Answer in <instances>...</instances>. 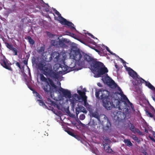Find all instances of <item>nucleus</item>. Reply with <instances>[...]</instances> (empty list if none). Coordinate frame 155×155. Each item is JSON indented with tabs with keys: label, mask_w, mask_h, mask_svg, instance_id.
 Here are the masks:
<instances>
[{
	"label": "nucleus",
	"mask_w": 155,
	"mask_h": 155,
	"mask_svg": "<svg viewBox=\"0 0 155 155\" xmlns=\"http://www.w3.org/2000/svg\"><path fill=\"white\" fill-rule=\"evenodd\" d=\"M46 84L43 86V88L45 92H49L51 90V85L49 82L46 83Z\"/></svg>",
	"instance_id": "dca6fc26"
},
{
	"label": "nucleus",
	"mask_w": 155,
	"mask_h": 155,
	"mask_svg": "<svg viewBox=\"0 0 155 155\" xmlns=\"http://www.w3.org/2000/svg\"><path fill=\"white\" fill-rule=\"evenodd\" d=\"M1 63V65L5 68L11 71H12L10 66L11 64L8 63L5 58L2 60Z\"/></svg>",
	"instance_id": "9d476101"
},
{
	"label": "nucleus",
	"mask_w": 155,
	"mask_h": 155,
	"mask_svg": "<svg viewBox=\"0 0 155 155\" xmlns=\"http://www.w3.org/2000/svg\"><path fill=\"white\" fill-rule=\"evenodd\" d=\"M149 137L150 140H152L153 142H155V139L153 137L149 136Z\"/></svg>",
	"instance_id": "49530a36"
},
{
	"label": "nucleus",
	"mask_w": 155,
	"mask_h": 155,
	"mask_svg": "<svg viewBox=\"0 0 155 155\" xmlns=\"http://www.w3.org/2000/svg\"><path fill=\"white\" fill-rule=\"evenodd\" d=\"M52 45L55 47H58L59 41L56 40H53L51 41Z\"/></svg>",
	"instance_id": "cd10ccee"
},
{
	"label": "nucleus",
	"mask_w": 155,
	"mask_h": 155,
	"mask_svg": "<svg viewBox=\"0 0 155 155\" xmlns=\"http://www.w3.org/2000/svg\"><path fill=\"white\" fill-rule=\"evenodd\" d=\"M129 127L130 130L131 129V128L134 127V126L131 123H130L129 124Z\"/></svg>",
	"instance_id": "a18cd8bd"
},
{
	"label": "nucleus",
	"mask_w": 155,
	"mask_h": 155,
	"mask_svg": "<svg viewBox=\"0 0 155 155\" xmlns=\"http://www.w3.org/2000/svg\"><path fill=\"white\" fill-rule=\"evenodd\" d=\"M106 49L107 51H108L109 50H110L109 49V48L108 47H107V46H106Z\"/></svg>",
	"instance_id": "bf43d9fd"
},
{
	"label": "nucleus",
	"mask_w": 155,
	"mask_h": 155,
	"mask_svg": "<svg viewBox=\"0 0 155 155\" xmlns=\"http://www.w3.org/2000/svg\"><path fill=\"white\" fill-rule=\"evenodd\" d=\"M87 104H88L87 103V101H86V103H84V105L86 106Z\"/></svg>",
	"instance_id": "052dcab7"
},
{
	"label": "nucleus",
	"mask_w": 155,
	"mask_h": 155,
	"mask_svg": "<svg viewBox=\"0 0 155 155\" xmlns=\"http://www.w3.org/2000/svg\"><path fill=\"white\" fill-rule=\"evenodd\" d=\"M37 101L39 102V104L40 105L42 106H46L45 103L42 100H38Z\"/></svg>",
	"instance_id": "c9c22d12"
},
{
	"label": "nucleus",
	"mask_w": 155,
	"mask_h": 155,
	"mask_svg": "<svg viewBox=\"0 0 155 155\" xmlns=\"http://www.w3.org/2000/svg\"><path fill=\"white\" fill-rule=\"evenodd\" d=\"M40 80L42 82L47 83L49 82L51 86L55 88H56V86L54 84L53 81L50 78H46L42 74H40Z\"/></svg>",
	"instance_id": "6e6552de"
},
{
	"label": "nucleus",
	"mask_w": 155,
	"mask_h": 155,
	"mask_svg": "<svg viewBox=\"0 0 155 155\" xmlns=\"http://www.w3.org/2000/svg\"><path fill=\"white\" fill-rule=\"evenodd\" d=\"M42 71L46 77L49 76L53 79H57L58 77V74L52 70V66L49 63L47 64Z\"/></svg>",
	"instance_id": "7ed1b4c3"
},
{
	"label": "nucleus",
	"mask_w": 155,
	"mask_h": 155,
	"mask_svg": "<svg viewBox=\"0 0 155 155\" xmlns=\"http://www.w3.org/2000/svg\"><path fill=\"white\" fill-rule=\"evenodd\" d=\"M124 142L125 144L128 147L131 146L133 145L132 143H131L129 140L128 139H124Z\"/></svg>",
	"instance_id": "5701e85b"
},
{
	"label": "nucleus",
	"mask_w": 155,
	"mask_h": 155,
	"mask_svg": "<svg viewBox=\"0 0 155 155\" xmlns=\"http://www.w3.org/2000/svg\"><path fill=\"white\" fill-rule=\"evenodd\" d=\"M84 59L86 61L91 62V71L95 74L96 77H100L108 72L107 69L105 67L104 64L101 62L97 61V59H94L87 54L84 55Z\"/></svg>",
	"instance_id": "f257e3e1"
},
{
	"label": "nucleus",
	"mask_w": 155,
	"mask_h": 155,
	"mask_svg": "<svg viewBox=\"0 0 155 155\" xmlns=\"http://www.w3.org/2000/svg\"><path fill=\"white\" fill-rule=\"evenodd\" d=\"M5 44L6 47L11 50H12L14 48L11 44H9L7 42H5Z\"/></svg>",
	"instance_id": "b1692460"
},
{
	"label": "nucleus",
	"mask_w": 155,
	"mask_h": 155,
	"mask_svg": "<svg viewBox=\"0 0 155 155\" xmlns=\"http://www.w3.org/2000/svg\"><path fill=\"white\" fill-rule=\"evenodd\" d=\"M29 57V56L28 55H26V57L27 58H28Z\"/></svg>",
	"instance_id": "338daca9"
},
{
	"label": "nucleus",
	"mask_w": 155,
	"mask_h": 155,
	"mask_svg": "<svg viewBox=\"0 0 155 155\" xmlns=\"http://www.w3.org/2000/svg\"><path fill=\"white\" fill-rule=\"evenodd\" d=\"M29 88L30 89V90H31V91H33V92L35 91L34 90V89L33 88H32V87H29Z\"/></svg>",
	"instance_id": "6e6d98bb"
},
{
	"label": "nucleus",
	"mask_w": 155,
	"mask_h": 155,
	"mask_svg": "<svg viewBox=\"0 0 155 155\" xmlns=\"http://www.w3.org/2000/svg\"><path fill=\"white\" fill-rule=\"evenodd\" d=\"M108 52H109L110 53L112 54H113L114 55H115V53H113L112 52H111V51L110 50H109L108 51H107Z\"/></svg>",
	"instance_id": "8fccbe9b"
},
{
	"label": "nucleus",
	"mask_w": 155,
	"mask_h": 155,
	"mask_svg": "<svg viewBox=\"0 0 155 155\" xmlns=\"http://www.w3.org/2000/svg\"><path fill=\"white\" fill-rule=\"evenodd\" d=\"M153 100L155 101V98H154V97H153Z\"/></svg>",
	"instance_id": "69168bd1"
},
{
	"label": "nucleus",
	"mask_w": 155,
	"mask_h": 155,
	"mask_svg": "<svg viewBox=\"0 0 155 155\" xmlns=\"http://www.w3.org/2000/svg\"><path fill=\"white\" fill-rule=\"evenodd\" d=\"M77 92L79 94V95L81 97H83V96L85 95V92L84 91H82L81 90H78Z\"/></svg>",
	"instance_id": "2f4dec72"
},
{
	"label": "nucleus",
	"mask_w": 155,
	"mask_h": 155,
	"mask_svg": "<svg viewBox=\"0 0 155 155\" xmlns=\"http://www.w3.org/2000/svg\"><path fill=\"white\" fill-rule=\"evenodd\" d=\"M118 88H119L118 90L120 92L121 91V90L120 87H118Z\"/></svg>",
	"instance_id": "e2e57ef3"
},
{
	"label": "nucleus",
	"mask_w": 155,
	"mask_h": 155,
	"mask_svg": "<svg viewBox=\"0 0 155 155\" xmlns=\"http://www.w3.org/2000/svg\"><path fill=\"white\" fill-rule=\"evenodd\" d=\"M69 101L71 102L72 107H74L75 105L76 102L77 101V100L72 98V99H70Z\"/></svg>",
	"instance_id": "a878e982"
},
{
	"label": "nucleus",
	"mask_w": 155,
	"mask_h": 155,
	"mask_svg": "<svg viewBox=\"0 0 155 155\" xmlns=\"http://www.w3.org/2000/svg\"><path fill=\"white\" fill-rule=\"evenodd\" d=\"M12 51H13L14 55H17L18 51L16 48H14Z\"/></svg>",
	"instance_id": "a19ab883"
},
{
	"label": "nucleus",
	"mask_w": 155,
	"mask_h": 155,
	"mask_svg": "<svg viewBox=\"0 0 155 155\" xmlns=\"http://www.w3.org/2000/svg\"><path fill=\"white\" fill-rule=\"evenodd\" d=\"M74 137L76 138L78 140H80L81 139V138L79 136L76 134H75V136H74Z\"/></svg>",
	"instance_id": "c03bdc74"
},
{
	"label": "nucleus",
	"mask_w": 155,
	"mask_h": 155,
	"mask_svg": "<svg viewBox=\"0 0 155 155\" xmlns=\"http://www.w3.org/2000/svg\"><path fill=\"white\" fill-rule=\"evenodd\" d=\"M122 99L124 100V104H128L130 105V107L132 108H134V106L132 103H131L127 97L124 94L121 96Z\"/></svg>",
	"instance_id": "2eb2a0df"
},
{
	"label": "nucleus",
	"mask_w": 155,
	"mask_h": 155,
	"mask_svg": "<svg viewBox=\"0 0 155 155\" xmlns=\"http://www.w3.org/2000/svg\"><path fill=\"white\" fill-rule=\"evenodd\" d=\"M127 70L129 74L137 81V84H141L143 83L144 80L140 77L135 71L130 67H127Z\"/></svg>",
	"instance_id": "39448f33"
},
{
	"label": "nucleus",
	"mask_w": 155,
	"mask_h": 155,
	"mask_svg": "<svg viewBox=\"0 0 155 155\" xmlns=\"http://www.w3.org/2000/svg\"><path fill=\"white\" fill-rule=\"evenodd\" d=\"M48 101H50L51 104L53 105L55 107H57V108L58 109H59V106L57 104H56L55 102L51 101V100L50 99H48Z\"/></svg>",
	"instance_id": "c85d7f7f"
},
{
	"label": "nucleus",
	"mask_w": 155,
	"mask_h": 155,
	"mask_svg": "<svg viewBox=\"0 0 155 155\" xmlns=\"http://www.w3.org/2000/svg\"><path fill=\"white\" fill-rule=\"evenodd\" d=\"M15 64L16 66H18L20 69H22V68L20 65V64L18 62H16Z\"/></svg>",
	"instance_id": "37998d69"
},
{
	"label": "nucleus",
	"mask_w": 155,
	"mask_h": 155,
	"mask_svg": "<svg viewBox=\"0 0 155 155\" xmlns=\"http://www.w3.org/2000/svg\"><path fill=\"white\" fill-rule=\"evenodd\" d=\"M33 93L34 94H35V96L36 97L39 98L40 99H42V97H41V95L36 91H35L34 92H33Z\"/></svg>",
	"instance_id": "72a5a7b5"
},
{
	"label": "nucleus",
	"mask_w": 155,
	"mask_h": 155,
	"mask_svg": "<svg viewBox=\"0 0 155 155\" xmlns=\"http://www.w3.org/2000/svg\"><path fill=\"white\" fill-rule=\"evenodd\" d=\"M130 130L134 134L137 133L140 135H143L142 132H141L138 129L135 128V127L131 128V129Z\"/></svg>",
	"instance_id": "aec40b11"
},
{
	"label": "nucleus",
	"mask_w": 155,
	"mask_h": 155,
	"mask_svg": "<svg viewBox=\"0 0 155 155\" xmlns=\"http://www.w3.org/2000/svg\"><path fill=\"white\" fill-rule=\"evenodd\" d=\"M119 94L121 96H122L124 94L123 92L122 91V90H121V91L120 92Z\"/></svg>",
	"instance_id": "09e8293b"
},
{
	"label": "nucleus",
	"mask_w": 155,
	"mask_h": 155,
	"mask_svg": "<svg viewBox=\"0 0 155 155\" xmlns=\"http://www.w3.org/2000/svg\"><path fill=\"white\" fill-rule=\"evenodd\" d=\"M144 132L146 133H148V130L145 127H144Z\"/></svg>",
	"instance_id": "864d4df0"
},
{
	"label": "nucleus",
	"mask_w": 155,
	"mask_h": 155,
	"mask_svg": "<svg viewBox=\"0 0 155 155\" xmlns=\"http://www.w3.org/2000/svg\"><path fill=\"white\" fill-rule=\"evenodd\" d=\"M120 102L118 100L116 102V105L113 104L112 100L110 98L104 99L102 100V105L107 110H110L113 108H117L118 110H121L124 108L121 107L120 106Z\"/></svg>",
	"instance_id": "f03ea898"
},
{
	"label": "nucleus",
	"mask_w": 155,
	"mask_h": 155,
	"mask_svg": "<svg viewBox=\"0 0 155 155\" xmlns=\"http://www.w3.org/2000/svg\"><path fill=\"white\" fill-rule=\"evenodd\" d=\"M45 46L38 47L37 48V52L39 54H40L41 56L43 55L45 53Z\"/></svg>",
	"instance_id": "f3484780"
},
{
	"label": "nucleus",
	"mask_w": 155,
	"mask_h": 155,
	"mask_svg": "<svg viewBox=\"0 0 155 155\" xmlns=\"http://www.w3.org/2000/svg\"><path fill=\"white\" fill-rule=\"evenodd\" d=\"M28 60H25L23 61L24 64L25 65L28 64Z\"/></svg>",
	"instance_id": "de8ad7c7"
},
{
	"label": "nucleus",
	"mask_w": 155,
	"mask_h": 155,
	"mask_svg": "<svg viewBox=\"0 0 155 155\" xmlns=\"http://www.w3.org/2000/svg\"><path fill=\"white\" fill-rule=\"evenodd\" d=\"M94 49V48H93ZM94 49L95 50V51L97 52H99V51L97 49Z\"/></svg>",
	"instance_id": "13d9d810"
},
{
	"label": "nucleus",
	"mask_w": 155,
	"mask_h": 155,
	"mask_svg": "<svg viewBox=\"0 0 155 155\" xmlns=\"http://www.w3.org/2000/svg\"><path fill=\"white\" fill-rule=\"evenodd\" d=\"M115 66L116 68L118 69H119V67L117 65V64H115Z\"/></svg>",
	"instance_id": "3c124183"
},
{
	"label": "nucleus",
	"mask_w": 155,
	"mask_h": 155,
	"mask_svg": "<svg viewBox=\"0 0 155 155\" xmlns=\"http://www.w3.org/2000/svg\"><path fill=\"white\" fill-rule=\"evenodd\" d=\"M61 54L57 51H54L51 54V58L53 57L54 58V61L57 62L59 60Z\"/></svg>",
	"instance_id": "ddd939ff"
},
{
	"label": "nucleus",
	"mask_w": 155,
	"mask_h": 155,
	"mask_svg": "<svg viewBox=\"0 0 155 155\" xmlns=\"http://www.w3.org/2000/svg\"><path fill=\"white\" fill-rule=\"evenodd\" d=\"M36 58L35 57H33L32 59V62L33 64H36V63L38 62L36 61Z\"/></svg>",
	"instance_id": "58836bf2"
},
{
	"label": "nucleus",
	"mask_w": 155,
	"mask_h": 155,
	"mask_svg": "<svg viewBox=\"0 0 155 155\" xmlns=\"http://www.w3.org/2000/svg\"><path fill=\"white\" fill-rule=\"evenodd\" d=\"M153 116H154L153 119L154 120H155V110L154 109V115H153Z\"/></svg>",
	"instance_id": "4d7b16f0"
},
{
	"label": "nucleus",
	"mask_w": 155,
	"mask_h": 155,
	"mask_svg": "<svg viewBox=\"0 0 155 155\" xmlns=\"http://www.w3.org/2000/svg\"><path fill=\"white\" fill-rule=\"evenodd\" d=\"M91 36V37L92 38H93L94 39H97V38L96 37H94L93 35H92V34H91V35H90V36Z\"/></svg>",
	"instance_id": "603ef678"
},
{
	"label": "nucleus",
	"mask_w": 155,
	"mask_h": 155,
	"mask_svg": "<svg viewBox=\"0 0 155 155\" xmlns=\"http://www.w3.org/2000/svg\"><path fill=\"white\" fill-rule=\"evenodd\" d=\"M91 116L97 119L99 121H100V116L97 112H92L90 113Z\"/></svg>",
	"instance_id": "6ab92c4d"
},
{
	"label": "nucleus",
	"mask_w": 155,
	"mask_h": 155,
	"mask_svg": "<svg viewBox=\"0 0 155 155\" xmlns=\"http://www.w3.org/2000/svg\"><path fill=\"white\" fill-rule=\"evenodd\" d=\"M81 58L82 55L79 50H73L70 55V58L76 61L80 60Z\"/></svg>",
	"instance_id": "0eeeda50"
},
{
	"label": "nucleus",
	"mask_w": 155,
	"mask_h": 155,
	"mask_svg": "<svg viewBox=\"0 0 155 155\" xmlns=\"http://www.w3.org/2000/svg\"><path fill=\"white\" fill-rule=\"evenodd\" d=\"M72 98L74 99H78L79 100L80 99V97L77 94H74L72 96Z\"/></svg>",
	"instance_id": "f704fd0d"
},
{
	"label": "nucleus",
	"mask_w": 155,
	"mask_h": 155,
	"mask_svg": "<svg viewBox=\"0 0 155 155\" xmlns=\"http://www.w3.org/2000/svg\"><path fill=\"white\" fill-rule=\"evenodd\" d=\"M104 149L107 153H111L113 152L112 149L107 144L105 143L104 145Z\"/></svg>",
	"instance_id": "a211bd4d"
},
{
	"label": "nucleus",
	"mask_w": 155,
	"mask_h": 155,
	"mask_svg": "<svg viewBox=\"0 0 155 155\" xmlns=\"http://www.w3.org/2000/svg\"><path fill=\"white\" fill-rule=\"evenodd\" d=\"M122 113L121 111H117V110H116L113 113L114 115L115 116L119 117V115H121Z\"/></svg>",
	"instance_id": "7c9ffc66"
},
{
	"label": "nucleus",
	"mask_w": 155,
	"mask_h": 155,
	"mask_svg": "<svg viewBox=\"0 0 155 155\" xmlns=\"http://www.w3.org/2000/svg\"><path fill=\"white\" fill-rule=\"evenodd\" d=\"M107 123L106 126L104 127V128L106 130H108L110 128L111 126L109 120L108 119L107 120Z\"/></svg>",
	"instance_id": "bb28decb"
},
{
	"label": "nucleus",
	"mask_w": 155,
	"mask_h": 155,
	"mask_svg": "<svg viewBox=\"0 0 155 155\" xmlns=\"http://www.w3.org/2000/svg\"><path fill=\"white\" fill-rule=\"evenodd\" d=\"M110 92L105 90L100 89L95 92L96 97L99 99L103 100L104 99L110 98Z\"/></svg>",
	"instance_id": "423d86ee"
},
{
	"label": "nucleus",
	"mask_w": 155,
	"mask_h": 155,
	"mask_svg": "<svg viewBox=\"0 0 155 155\" xmlns=\"http://www.w3.org/2000/svg\"><path fill=\"white\" fill-rule=\"evenodd\" d=\"M97 85L99 86V87H101V84L100 83H98V84H97Z\"/></svg>",
	"instance_id": "680f3d73"
},
{
	"label": "nucleus",
	"mask_w": 155,
	"mask_h": 155,
	"mask_svg": "<svg viewBox=\"0 0 155 155\" xmlns=\"http://www.w3.org/2000/svg\"><path fill=\"white\" fill-rule=\"evenodd\" d=\"M47 64L43 60H41L38 62L36 63L37 68L41 71H42L46 66Z\"/></svg>",
	"instance_id": "9b49d317"
},
{
	"label": "nucleus",
	"mask_w": 155,
	"mask_h": 155,
	"mask_svg": "<svg viewBox=\"0 0 155 155\" xmlns=\"http://www.w3.org/2000/svg\"><path fill=\"white\" fill-rule=\"evenodd\" d=\"M87 34L88 35L90 36L91 34L90 33H87Z\"/></svg>",
	"instance_id": "0e129e2a"
},
{
	"label": "nucleus",
	"mask_w": 155,
	"mask_h": 155,
	"mask_svg": "<svg viewBox=\"0 0 155 155\" xmlns=\"http://www.w3.org/2000/svg\"><path fill=\"white\" fill-rule=\"evenodd\" d=\"M82 99V100H83L84 101V103H86V101H87V96L86 95L84 96H83V97H81Z\"/></svg>",
	"instance_id": "79ce46f5"
},
{
	"label": "nucleus",
	"mask_w": 155,
	"mask_h": 155,
	"mask_svg": "<svg viewBox=\"0 0 155 155\" xmlns=\"http://www.w3.org/2000/svg\"><path fill=\"white\" fill-rule=\"evenodd\" d=\"M64 64V65L60 64L59 68H60L62 69V71H63L66 72H68V67L67 66L65 65Z\"/></svg>",
	"instance_id": "4be33fe9"
},
{
	"label": "nucleus",
	"mask_w": 155,
	"mask_h": 155,
	"mask_svg": "<svg viewBox=\"0 0 155 155\" xmlns=\"http://www.w3.org/2000/svg\"><path fill=\"white\" fill-rule=\"evenodd\" d=\"M64 40H59V43H58V47H64L66 46V45L64 43Z\"/></svg>",
	"instance_id": "393cba45"
},
{
	"label": "nucleus",
	"mask_w": 155,
	"mask_h": 155,
	"mask_svg": "<svg viewBox=\"0 0 155 155\" xmlns=\"http://www.w3.org/2000/svg\"><path fill=\"white\" fill-rule=\"evenodd\" d=\"M80 112H82L85 114H86L87 111L86 110L85 108L83 106H80L77 107L76 108V113L77 116H78V114Z\"/></svg>",
	"instance_id": "f8f14e48"
},
{
	"label": "nucleus",
	"mask_w": 155,
	"mask_h": 155,
	"mask_svg": "<svg viewBox=\"0 0 155 155\" xmlns=\"http://www.w3.org/2000/svg\"><path fill=\"white\" fill-rule=\"evenodd\" d=\"M54 12L55 14L58 16V20L61 24L67 25L71 29L76 30L75 27L73 26L74 25L71 22L68 21L66 19L62 17L61 14L58 11L55 9Z\"/></svg>",
	"instance_id": "20e7f679"
},
{
	"label": "nucleus",
	"mask_w": 155,
	"mask_h": 155,
	"mask_svg": "<svg viewBox=\"0 0 155 155\" xmlns=\"http://www.w3.org/2000/svg\"><path fill=\"white\" fill-rule=\"evenodd\" d=\"M67 132L69 135L72 136V137H74L75 136V134L73 132L71 131H67Z\"/></svg>",
	"instance_id": "4c0bfd02"
},
{
	"label": "nucleus",
	"mask_w": 155,
	"mask_h": 155,
	"mask_svg": "<svg viewBox=\"0 0 155 155\" xmlns=\"http://www.w3.org/2000/svg\"><path fill=\"white\" fill-rule=\"evenodd\" d=\"M131 138L134 140L136 141L138 143H139L140 142V140H139L138 138L134 134H133L132 135Z\"/></svg>",
	"instance_id": "473e14b6"
},
{
	"label": "nucleus",
	"mask_w": 155,
	"mask_h": 155,
	"mask_svg": "<svg viewBox=\"0 0 155 155\" xmlns=\"http://www.w3.org/2000/svg\"><path fill=\"white\" fill-rule=\"evenodd\" d=\"M120 59L121 60L122 62L124 64V63H126V62L124 60H123L121 58H120Z\"/></svg>",
	"instance_id": "5fc2aeb1"
},
{
	"label": "nucleus",
	"mask_w": 155,
	"mask_h": 155,
	"mask_svg": "<svg viewBox=\"0 0 155 155\" xmlns=\"http://www.w3.org/2000/svg\"><path fill=\"white\" fill-rule=\"evenodd\" d=\"M106 83L110 87L112 88H115L118 86L114 81L112 79L107 81Z\"/></svg>",
	"instance_id": "4468645a"
},
{
	"label": "nucleus",
	"mask_w": 155,
	"mask_h": 155,
	"mask_svg": "<svg viewBox=\"0 0 155 155\" xmlns=\"http://www.w3.org/2000/svg\"><path fill=\"white\" fill-rule=\"evenodd\" d=\"M144 82H145V85L148 88L151 89L153 91H155V88L149 82L147 81L144 80L143 81V83Z\"/></svg>",
	"instance_id": "412c9836"
},
{
	"label": "nucleus",
	"mask_w": 155,
	"mask_h": 155,
	"mask_svg": "<svg viewBox=\"0 0 155 155\" xmlns=\"http://www.w3.org/2000/svg\"><path fill=\"white\" fill-rule=\"evenodd\" d=\"M85 117L84 114H82L80 116L79 119L81 120H83L85 119Z\"/></svg>",
	"instance_id": "ea45409f"
},
{
	"label": "nucleus",
	"mask_w": 155,
	"mask_h": 155,
	"mask_svg": "<svg viewBox=\"0 0 155 155\" xmlns=\"http://www.w3.org/2000/svg\"><path fill=\"white\" fill-rule=\"evenodd\" d=\"M59 91L61 92L64 97L66 98L70 99L71 97V92L67 89H65L60 87L59 89Z\"/></svg>",
	"instance_id": "1a4fd4ad"
},
{
	"label": "nucleus",
	"mask_w": 155,
	"mask_h": 155,
	"mask_svg": "<svg viewBox=\"0 0 155 155\" xmlns=\"http://www.w3.org/2000/svg\"><path fill=\"white\" fill-rule=\"evenodd\" d=\"M72 35H74V34H73V33H72Z\"/></svg>",
	"instance_id": "774afa93"
},
{
	"label": "nucleus",
	"mask_w": 155,
	"mask_h": 155,
	"mask_svg": "<svg viewBox=\"0 0 155 155\" xmlns=\"http://www.w3.org/2000/svg\"><path fill=\"white\" fill-rule=\"evenodd\" d=\"M146 113L147 116H149L150 117H153V115L152 113L149 111H147Z\"/></svg>",
	"instance_id": "e433bc0d"
},
{
	"label": "nucleus",
	"mask_w": 155,
	"mask_h": 155,
	"mask_svg": "<svg viewBox=\"0 0 155 155\" xmlns=\"http://www.w3.org/2000/svg\"><path fill=\"white\" fill-rule=\"evenodd\" d=\"M27 38L28 42L30 44L33 45L35 43L34 41L31 38L30 36H28L27 37Z\"/></svg>",
	"instance_id": "c756f323"
}]
</instances>
